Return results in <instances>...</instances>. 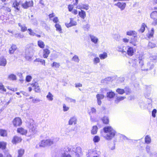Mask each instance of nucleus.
Masks as SVG:
<instances>
[{"instance_id":"obj_1","label":"nucleus","mask_w":157,"mask_h":157,"mask_svg":"<svg viewBox=\"0 0 157 157\" xmlns=\"http://www.w3.org/2000/svg\"><path fill=\"white\" fill-rule=\"evenodd\" d=\"M103 130L104 132L102 134V136L106 140H111L115 136L116 132L111 126H105Z\"/></svg>"},{"instance_id":"obj_2","label":"nucleus","mask_w":157,"mask_h":157,"mask_svg":"<svg viewBox=\"0 0 157 157\" xmlns=\"http://www.w3.org/2000/svg\"><path fill=\"white\" fill-rule=\"evenodd\" d=\"M143 57L142 55H137L136 59H134L132 61V66L133 67V71H136L141 68L142 70H145L146 69L142 68L144 65Z\"/></svg>"},{"instance_id":"obj_3","label":"nucleus","mask_w":157,"mask_h":157,"mask_svg":"<svg viewBox=\"0 0 157 157\" xmlns=\"http://www.w3.org/2000/svg\"><path fill=\"white\" fill-rule=\"evenodd\" d=\"M117 50L124 55L127 54L129 56H131L133 55L136 50L133 48L129 45L125 46L121 45L117 47Z\"/></svg>"},{"instance_id":"obj_4","label":"nucleus","mask_w":157,"mask_h":157,"mask_svg":"<svg viewBox=\"0 0 157 157\" xmlns=\"http://www.w3.org/2000/svg\"><path fill=\"white\" fill-rule=\"evenodd\" d=\"M34 47L33 44H28L26 47L25 58L27 60L30 61L33 57L34 53Z\"/></svg>"},{"instance_id":"obj_5","label":"nucleus","mask_w":157,"mask_h":157,"mask_svg":"<svg viewBox=\"0 0 157 157\" xmlns=\"http://www.w3.org/2000/svg\"><path fill=\"white\" fill-rule=\"evenodd\" d=\"M56 142V141H55V140L53 139L43 140L39 143V145L40 147L50 146Z\"/></svg>"},{"instance_id":"obj_6","label":"nucleus","mask_w":157,"mask_h":157,"mask_svg":"<svg viewBox=\"0 0 157 157\" xmlns=\"http://www.w3.org/2000/svg\"><path fill=\"white\" fill-rule=\"evenodd\" d=\"M150 61L148 62L147 63V68L146 69V71L152 69L154 67V63L157 61V56H153L150 58Z\"/></svg>"},{"instance_id":"obj_7","label":"nucleus","mask_w":157,"mask_h":157,"mask_svg":"<svg viewBox=\"0 0 157 157\" xmlns=\"http://www.w3.org/2000/svg\"><path fill=\"white\" fill-rule=\"evenodd\" d=\"M28 126L30 130L33 132V134L36 133V125L34 124V121L32 119L30 120V123H29Z\"/></svg>"},{"instance_id":"obj_8","label":"nucleus","mask_w":157,"mask_h":157,"mask_svg":"<svg viewBox=\"0 0 157 157\" xmlns=\"http://www.w3.org/2000/svg\"><path fill=\"white\" fill-rule=\"evenodd\" d=\"M97 110L95 108L93 107L91 108L90 111L89 112V114L90 116V121L92 122L94 121L96 119L94 116L92 115V114H95Z\"/></svg>"},{"instance_id":"obj_9","label":"nucleus","mask_w":157,"mask_h":157,"mask_svg":"<svg viewBox=\"0 0 157 157\" xmlns=\"http://www.w3.org/2000/svg\"><path fill=\"white\" fill-rule=\"evenodd\" d=\"M13 123L14 126H20L22 123L21 119L18 117L15 118L13 121Z\"/></svg>"},{"instance_id":"obj_10","label":"nucleus","mask_w":157,"mask_h":157,"mask_svg":"<svg viewBox=\"0 0 157 157\" xmlns=\"http://www.w3.org/2000/svg\"><path fill=\"white\" fill-rule=\"evenodd\" d=\"M33 6V2L32 1H26L25 3L22 4V6L24 8L26 9L29 7Z\"/></svg>"},{"instance_id":"obj_11","label":"nucleus","mask_w":157,"mask_h":157,"mask_svg":"<svg viewBox=\"0 0 157 157\" xmlns=\"http://www.w3.org/2000/svg\"><path fill=\"white\" fill-rule=\"evenodd\" d=\"M115 95V93L111 90H109V91L107 92L106 95V97L109 100L113 98Z\"/></svg>"},{"instance_id":"obj_12","label":"nucleus","mask_w":157,"mask_h":157,"mask_svg":"<svg viewBox=\"0 0 157 157\" xmlns=\"http://www.w3.org/2000/svg\"><path fill=\"white\" fill-rule=\"evenodd\" d=\"M65 25L67 27L69 28L72 26L76 25L77 22L75 21H74L73 18H70V21L69 23H66Z\"/></svg>"},{"instance_id":"obj_13","label":"nucleus","mask_w":157,"mask_h":157,"mask_svg":"<svg viewBox=\"0 0 157 157\" xmlns=\"http://www.w3.org/2000/svg\"><path fill=\"white\" fill-rule=\"evenodd\" d=\"M114 5L117 6L121 10H122L125 9L126 6V4L124 2H118L117 3L115 4Z\"/></svg>"},{"instance_id":"obj_14","label":"nucleus","mask_w":157,"mask_h":157,"mask_svg":"<svg viewBox=\"0 0 157 157\" xmlns=\"http://www.w3.org/2000/svg\"><path fill=\"white\" fill-rule=\"evenodd\" d=\"M21 140L22 139L21 137L17 136H15L13 138L12 142L13 144H16L21 142Z\"/></svg>"},{"instance_id":"obj_15","label":"nucleus","mask_w":157,"mask_h":157,"mask_svg":"<svg viewBox=\"0 0 157 157\" xmlns=\"http://www.w3.org/2000/svg\"><path fill=\"white\" fill-rule=\"evenodd\" d=\"M96 97L98 104V105H100L101 104V100L104 98V96L103 94H98L96 95Z\"/></svg>"},{"instance_id":"obj_16","label":"nucleus","mask_w":157,"mask_h":157,"mask_svg":"<svg viewBox=\"0 0 157 157\" xmlns=\"http://www.w3.org/2000/svg\"><path fill=\"white\" fill-rule=\"evenodd\" d=\"M89 36L91 41L94 44H97L98 41V39L95 36L93 35L90 34Z\"/></svg>"},{"instance_id":"obj_17","label":"nucleus","mask_w":157,"mask_h":157,"mask_svg":"<svg viewBox=\"0 0 157 157\" xmlns=\"http://www.w3.org/2000/svg\"><path fill=\"white\" fill-rule=\"evenodd\" d=\"M50 51L48 48H45L43 50V57L44 58H47L50 53Z\"/></svg>"},{"instance_id":"obj_18","label":"nucleus","mask_w":157,"mask_h":157,"mask_svg":"<svg viewBox=\"0 0 157 157\" xmlns=\"http://www.w3.org/2000/svg\"><path fill=\"white\" fill-rule=\"evenodd\" d=\"M77 119L76 117H71L69 120L68 123L70 125H72L73 124H76L77 123Z\"/></svg>"},{"instance_id":"obj_19","label":"nucleus","mask_w":157,"mask_h":157,"mask_svg":"<svg viewBox=\"0 0 157 157\" xmlns=\"http://www.w3.org/2000/svg\"><path fill=\"white\" fill-rule=\"evenodd\" d=\"M19 27H20L21 29V32H24L28 30L27 27L26 26V25L25 24H21L20 23L18 24Z\"/></svg>"},{"instance_id":"obj_20","label":"nucleus","mask_w":157,"mask_h":157,"mask_svg":"<svg viewBox=\"0 0 157 157\" xmlns=\"http://www.w3.org/2000/svg\"><path fill=\"white\" fill-rule=\"evenodd\" d=\"M126 97L125 96H116L115 100V103L117 104H118L121 101L123 100Z\"/></svg>"},{"instance_id":"obj_21","label":"nucleus","mask_w":157,"mask_h":157,"mask_svg":"<svg viewBox=\"0 0 157 157\" xmlns=\"http://www.w3.org/2000/svg\"><path fill=\"white\" fill-rule=\"evenodd\" d=\"M33 87H34L35 90L36 92H38L40 91L39 86L37 82H35L32 84Z\"/></svg>"},{"instance_id":"obj_22","label":"nucleus","mask_w":157,"mask_h":157,"mask_svg":"<svg viewBox=\"0 0 157 157\" xmlns=\"http://www.w3.org/2000/svg\"><path fill=\"white\" fill-rule=\"evenodd\" d=\"M126 35H127L132 36V37H136V33L135 31L130 30L127 31L126 32Z\"/></svg>"},{"instance_id":"obj_23","label":"nucleus","mask_w":157,"mask_h":157,"mask_svg":"<svg viewBox=\"0 0 157 157\" xmlns=\"http://www.w3.org/2000/svg\"><path fill=\"white\" fill-rule=\"evenodd\" d=\"M6 59L2 57L0 58V66H5L6 64Z\"/></svg>"},{"instance_id":"obj_24","label":"nucleus","mask_w":157,"mask_h":157,"mask_svg":"<svg viewBox=\"0 0 157 157\" xmlns=\"http://www.w3.org/2000/svg\"><path fill=\"white\" fill-rule=\"evenodd\" d=\"M17 132L21 134L25 135L27 133V131L24 128H21L17 129Z\"/></svg>"},{"instance_id":"obj_25","label":"nucleus","mask_w":157,"mask_h":157,"mask_svg":"<svg viewBox=\"0 0 157 157\" xmlns=\"http://www.w3.org/2000/svg\"><path fill=\"white\" fill-rule=\"evenodd\" d=\"M19 2H18L16 0H14L13 4V6L17 10H19L20 9V7L19 6Z\"/></svg>"},{"instance_id":"obj_26","label":"nucleus","mask_w":157,"mask_h":157,"mask_svg":"<svg viewBox=\"0 0 157 157\" xmlns=\"http://www.w3.org/2000/svg\"><path fill=\"white\" fill-rule=\"evenodd\" d=\"M17 48V47L16 45L13 44L9 49V53L10 54H12L13 53Z\"/></svg>"},{"instance_id":"obj_27","label":"nucleus","mask_w":157,"mask_h":157,"mask_svg":"<svg viewBox=\"0 0 157 157\" xmlns=\"http://www.w3.org/2000/svg\"><path fill=\"white\" fill-rule=\"evenodd\" d=\"M136 37H132L129 40V43L134 46L136 45Z\"/></svg>"},{"instance_id":"obj_28","label":"nucleus","mask_w":157,"mask_h":157,"mask_svg":"<svg viewBox=\"0 0 157 157\" xmlns=\"http://www.w3.org/2000/svg\"><path fill=\"white\" fill-rule=\"evenodd\" d=\"M55 27L56 29V30L59 33H62L61 26L59 24H56L55 25Z\"/></svg>"},{"instance_id":"obj_29","label":"nucleus","mask_w":157,"mask_h":157,"mask_svg":"<svg viewBox=\"0 0 157 157\" xmlns=\"http://www.w3.org/2000/svg\"><path fill=\"white\" fill-rule=\"evenodd\" d=\"M150 17L152 19H157V11H153L150 14Z\"/></svg>"},{"instance_id":"obj_30","label":"nucleus","mask_w":157,"mask_h":157,"mask_svg":"<svg viewBox=\"0 0 157 157\" xmlns=\"http://www.w3.org/2000/svg\"><path fill=\"white\" fill-rule=\"evenodd\" d=\"M37 44L38 46L41 48H44L45 44L44 42L41 40H39L37 41Z\"/></svg>"},{"instance_id":"obj_31","label":"nucleus","mask_w":157,"mask_h":157,"mask_svg":"<svg viewBox=\"0 0 157 157\" xmlns=\"http://www.w3.org/2000/svg\"><path fill=\"white\" fill-rule=\"evenodd\" d=\"M154 33V29L152 28L151 29V31L150 32H149V33L147 35L148 38L149 39H151L153 37Z\"/></svg>"},{"instance_id":"obj_32","label":"nucleus","mask_w":157,"mask_h":157,"mask_svg":"<svg viewBox=\"0 0 157 157\" xmlns=\"http://www.w3.org/2000/svg\"><path fill=\"white\" fill-rule=\"evenodd\" d=\"M78 15L80 17L83 19H84L86 16V13L83 10H81V11L79 12Z\"/></svg>"},{"instance_id":"obj_33","label":"nucleus","mask_w":157,"mask_h":157,"mask_svg":"<svg viewBox=\"0 0 157 157\" xmlns=\"http://www.w3.org/2000/svg\"><path fill=\"white\" fill-rule=\"evenodd\" d=\"M25 151L24 149H21L18 151V155L17 157H22L24 154Z\"/></svg>"},{"instance_id":"obj_34","label":"nucleus","mask_w":157,"mask_h":157,"mask_svg":"<svg viewBox=\"0 0 157 157\" xmlns=\"http://www.w3.org/2000/svg\"><path fill=\"white\" fill-rule=\"evenodd\" d=\"M98 129V127L97 126H93L91 131V133L93 135L96 134L97 132Z\"/></svg>"},{"instance_id":"obj_35","label":"nucleus","mask_w":157,"mask_h":157,"mask_svg":"<svg viewBox=\"0 0 157 157\" xmlns=\"http://www.w3.org/2000/svg\"><path fill=\"white\" fill-rule=\"evenodd\" d=\"M146 27L147 28L146 25L144 23H143L141 25V28L139 30V31L141 33H143L145 30Z\"/></svg>"},{"instance_id":"obj_36","label":"nucleus","mask_w":157,"mask_h":157,"mask_svg":"<svg viewBox=\"0 0 157 157\" xmlns=\"http://www.w3.org/2000/svg\"><path fill=\"white\" fill-rule=\"evenodd\" d=\"M8 79L10 80H15L17 79L16 75L13 74H11L8 76Z\"/></svg>"},{"instance_id":"obj_37","label":"nucleus","mask_w":157,"mask_h":157,"mask_svg":"<svg viewBox=\"0 0 157 157\" xmlns=\"http://www.w3.org/2000/svg\"><path fill=\"white\" fill-rule=\"evenodd\" d=\"M99 57L101 59H103L107 57V54L106 52H104L102 54H100L99 55Z\"/></svg>"},{"instance_id":"obj_38","label":"nucleus","mask_w":157,"mask_h":157,"mask_svg":"<svg viewBox=\"0 0 157 157\" xmlns=\"http://www.w3.org/2000/svg\"><path fill=\"white\" fill-rule=\"evenodd\" d=\"M151 140L150 136L148 135L146 136L145 138V143L147 144H149L151 142Z\"/></svg>"},{"instance_id":"obj_39","label":"nucleus","mask_w":157,"mask_h":157,"mask_svg":"<svg viewBox=\"0 0 157 157\" xmlns=\"http://www.w3.org/2000/svg\"><path fill=\"white\" fill-rule=\"evenodd\" d=\"M53 97L52 94L50 92H49L46 96V98L49 101H52L53 100Z\"/></svg>"},{"instance_id":"obj_40","label":"nucleus","mask_w":157,"mask_h":157,"mask_svg":"<svg viewBox=\"0 0 157 157\" xmlns=\"http://www.w3.org/2000/svg\"><path fill=\"white\" fill-rule=\"evenodd\" d=\"M66 100L68 102H72L75 103L76 102V100L69 97H66L65 98Z\"/></svg>"},{"instance_id":"obj_41","label":"nucleus","mask_w":157,"mask_h":157,"mask_svg":"<svg viewBox=\"0 0 157 157\" xmlns=\"http://www.w3.org/2000/svg\"><path fill=\"white\" fill-rule=\"evenodd\" d=\"M101 120L103 123L105 124H108L109 122V118L108 117L105 116L101 119Z\"/></svg>"},{"instance_id":"obj_42","label":"nucleus","mask_w":157,"mask_h":157,"mask_svg":"<svg viewBox=\"0 0 157 157\" xmlns=\"http://www.w3.org/2000/svg\"><path fill=\"white\" fill-rule=\"evenodd\" d=\"M6 143L4 142H0V148L4 149L6 147Z\"/></svg>"},{"instance_id":"obj_43","label":"nucleus","mask_w":157,"mask_h":157,"mask_svg":"<svg viewBox=\"0 0 157 157\" xmlns=\"http://www.w3.org/2000/svg\"><path fill=\"white\" fill-rule=\"evenodd\" d=\"M100 61V59L98 57H95L93 60V63L94 65H96L97 63H99Z\"/></svg>"},{"instance_id":"obj_44","label":"nucleus","mask_w":157,"mask_h":157,"mask_svg":"<svg viewBox=\"0 0 157 157\" xmlns=\"http://www.w3.org/2000/svg\"><path fill=\"white\" fill-rule=\"evenodd\" d=\"M100 140V137L98 136H95L93 138V140L94 143H98Z\"/></svg>"},{"instance_id":"obj_45","label":"nucleus","mask_w":157,"mask_h":157,"mask_svg":"<svg viewBox=\"0 0 157 157\" xmlns=\"http://www.w3.org/2000/svg\"><path fill=\"white\" fill-rule=\"evenodd\" d=\"M60 66L59 63L56 62H53L52 65V66L56 68H58Z\"/></svg>"},{"instance_id":"obj_46","label":"nucleus","mask_w":157,"mask_h":157,"mask_svg":"<svg viewBox=\"0 0 157 157\" xmlns=\"http://www.w3.org/2000/svg\"><path fill=\"white\" fill-rule=\"evenodd\" d=\"M124 90L120 88H118L116 90V92L119 94H122L124 93Z\"/></svg>"},{"instance_id":"obj_47","label":"nucleus","mask_w":157,"mask_h":157,"mask_svg":"<svg viewBox=\"0 0 157 157\" xmlns=\"http://www.w3.org/2000/svg\"><path fill=\"white\" fill-rule=\"evenodd\" d=\"M28 31H29V33L30 35L34 36L36 35V33L31 29H28Z\"/></svg>"},{"instance_id":"obj_48","label":"nucleus","mask_w":157,"mask_h":157,"mask_svg":"<svg viewBox=\"0 0 157 157\" xmlns=\"http://www.w3.org/2000/svg\"><path fill=\"white\" fill-rule=\"evenodd\" d=\"M7 135L6 132L3 129L0 130V135L2 136H5Z\"/></svg>"},{"instance_id":"obj_49","label":"nucleus","mask_w":157,"mask_h":157,"mask_svg":"<svg viewBox=\"0 0 157 157\" xmlns=\"http://www.w3.org/2000/svg\"><path fill=\"white\" fill-rule=\"evenodd\" d=\"M156 44L154 43H153L151 42H149L148 45V48H153L155 47Z\"/></svg>"},{"instance_id":"obj_50","label":"nucleus","mask_w":157,"mask_h":157,"mask_svg":"<svg viewBox=\"0 0 157 157\" xmlns=\"http://www.w3.org/2000/svg\"><path fill=\"white\" fill-rule=\"evenodd\" d=\"M72 60L74 61L75 62L78 63L79 61L78 57L77 55H75L73 57L72 59Z\"/></svg>"},{"instance_id":"obj_51","label":"nucleus","mask_w":157,"mask_h":157,"mask_svg":"<svg viewBox=\"0 0 157 157\" xmlns=\"http://www.w3.org/2000/svg\"><path fill=\"white\" fill-rule=\"evenodd\" d=\"M124 89V93H126V94H128L131 93V90L128 87H126Z\"/></svg>"},{"instance_id":"obj_52","label":"nucleus","mask_w":157,"mask_h":157,"mask_svg":"<svg viewBox=\"0 0 157 157\" xmlns=\"http://www.w3.org/2000/svg\"><path fill=\"white\" fill-rule=\"evenodd\" d=\"M15 37L18 38H22L24 36L21 33H17L15 34Z\"/></svg>"},{"instance_id":"obj_53","label":"nucleus","mask_w":157,"mask_h":157,"mask_svg":"<svg viewBox=\"0 0 157 157\" xmlns=\"http://www.w3.org/2000/svg\"><path fill=\"white\" fill-rule=\"evenodd\" d=\"M17 75L20 78V81L21 83H22L24 81L23 79V77L22 74L21 73H19Z\"/></svg>"},{"instance_id":"obj_54","label":"nucleus","mask_w":157,"mask_h":157,"mask_svg":"<svg viewBox=\"0 0 157 157\" xmlns=\"http://www.w3.org/2000/svg\"><path fill=\"white\" fill-rule=\"evenodd\" d=\"M61 157H72L70 154H67L65 152H62L61 155Z\"/></svg>"},{"instance_id":"obj_55","label":"nucleus","mask_w":157,"mask_h":157,"mask_svg":"<svg viewBox=\"0 0 157 157\" xmlns=\"http://www.w3.org/2000/svg\"><path fill=\"white\" fill-rule=\"evenodd\" d=\"M69 109V107L67 106L65 104L63 105V110L64 112L67 111Z\"/></svg>"},{"instance_id":"obj_56","label":"nucleus","mask_w":157,"mask_h":157,"mask_svg":"<svg viewBox=\"0 0 157 157\" xmlns=\"http://www.w3.org/2000/svg\"><path fill=\"white\" fill-rule=\"evenodd\" d=\"M54 52L51 55L53 59L57 58L58 57V55L56 52L54 53Z\"/></svg>"},{"instance_id":"obj_57","label":"nucleus","mask_w":157,"mask_h":157,"mask_svg":"<svg viewBox=\"0 0 157 157\" xmlns=\"http://www.w3.org/2000/svg\"><path fill=\"white\" fill-rule=\"evenodd\" d=\"M32 79V77L31 76L28 75H27L26 78V81L27 82H29L31 81Z\"/></svg>"},{"instance_id":"obj_58","label":"nucleus","mask_w":157,"mask_h":157,"mask_svg":"<svg viewBox=\"0 0 157 157\" xmlns=\"http://www.w3.org/2000/svg\"><path fill=\"white\" fill-rule=\"evenodd\" d=\"M122 40L123 42L125 44H127L129 42V40L128 39L126 38H123L122 39Z\"/></svg>"},{"instance_id":"obj_59","label":"nucleus","mask_w":157,"mask_h":157,"mask_svg":"<svg viewBox=\"0 0 157 157\" xmlns=\"http://www.w3.org/2000/svg\"><path fill=\"white\" fill-rule=\"evenodd\" d=\"M81 8L82 9H85L87 10L89 9V6L87 4L83 5L81 7Z\"/></svg>"},{"instance_id":"obj_60","label":"nucleus","mask_w":157,"mask_h":157,"mask_svg":"<svg viewBox=\"0 0 157 157\" xmlns=\"http://www.w3.org/2000/svg\"><path fill=\"white\" fill-rule=\"evenodd\" d=\"M157 111L155 109H154L152 111V115L154 117H155V114L156 113Z\"/></svg>"},{"instance_id":"obj_61","label":"nucleus","mask_w":157,"mask_h":157,"mask_svg":"<svg viewBox=\"0 0 157 157\" xmlns=\"http://www.w3.org/2000/svg\"><path fill=\"white\" fill-rule=\"evenodd\" d=\"M52 20L54 23H56V24L59 21V19L56 17H55Z\"/></svg>"},{"instance_id":"obj_62","label":"nucleus","mask_w":157,"mask_h":157,"mask_svg":"<svg viewBox=\"0 0 157 157\" xmlns=\"http://www.w3.org/2000/svg\"><path fill=\"white\" fill-rule=\"evenodd\" d=\"M153 19V21L152 22V24L154 26H155L157 25V19Z\"/></svg>"},{"instance_id":"obj_63","label":"nucleus","mask_w":157,"mask_h":157,"mask_svg":"<svg viewBox=\"0 0 157 157\" xmlns=\"http://www.w3.org/2000/svg\"><path fill=\"white\" fill-rule=\"evenodd\" d=\"M55 16L54 14L53 13H52L51 14H50L48 16L49 17L50 20H52V18L54 17Z\"/></svg>"},{"instance_id":"obj_64","label":"nucleus","mask_w":157,"mask_h":157,"mask_svg":"<svg viewBox=\"0 0 157 157\" xmlns=\"http://www.w3.org/2000/svg\"><path fill=\"white\" fill-rule=\"evenodd\" d=\"M40 100L38 99H33L32 100V101L34 103H36L39 102L40 101Z\"/></svg>"}]
</instances>
